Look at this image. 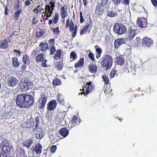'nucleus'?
Here are the masks:
<instances>
[{
	"mask_svg": "<svg viewBox=\"0 0 157 157\" xmlns=\"http://www.w3.org/2000/svg\"><path fill=\"white\" fill-rule=\"evenodd\" d=\"M15 100L17 106L20 108H28L34 103V98L28 93H26L18 94Z\"/></svg>",
	"mask_w": 157,
	"mask_h": 157,
	"instance_id": "f257e3e1",
	"label": "nucleus"
},
{
	"mask_svg": "<svg viewBox=\"0 0 157 157\" xmlns=\"http://www.w3.org/2000/svg\"><path fill=\"white\" fill-rule=\"evenodd\" d=\"M3 145L2 152L0 153V157H13L10 151L13 148L12 146L9 143V141L6 139H4L1 143Z\"/></svg>",
	"mask_w": 157,
	"mask_h": 157,
	"instance_id": "f03ea898",
	"label": "nucleus"
},
{
	"mask_svg": "<svg viewBox=\"0 0 157 157\" xmlns=\"http://www.w3.org/2000/svg\"><path fill=\"white\" fill-rule=\"evenodd\" d=\"M101 59L102 60L101 64L103 70L106 71L111 68L113 62V59L110 55H106Z\"/></svg>",
	"mask_w": 157,
	"mask_h": 157,
	"instance_id": "7ed1b4c3",
	"label": "nucleus"
},
{
	"mask_svg": "<svg viewBox=\"0 0 157 157\" xmlns=\"http://www.w3.org/2000/svg\"><path fill=\"white\" fill-rule=\"evenodd\" d=\"M113 32L118 35H121L126 33L127 29L124 25L121 23H117L113 26Z\"/></svg>",
	"mask_w": 157,
	"mask_h": 157,
	"instance_id": "20e7f679",
	"label": "nucleus"
},
{
	"mask_svg": "<svg viewBox=\"0 0 157 157\" xmlns=\"http://www.w3.org/2000/svg\"><path fill=\"white\" fill-rule=\"evenodd\" d=\"M86 86H85L82 90H80L81 93H79V95L81 94V95L84 94V96L88 94L91 91L94 89V86L93 84L91 82L87 83Z\"/></svg>",
	"mask_w": 157,
	"mask_h": 157,
	"instance_id": "39448f33",
	"label": "nucleus"
},
{
	"mask_svg": "<svg viewBox=\"0 0 157 157\" xmlns=\"http://www.w3.org/2000/svg\"><path fill=\"white\" fill-rule=\"evenodd\" d=\"M139 31L137 29V27L134 26H131L129 27L128 32V36L127 38L129 40H131L137 34H138Z\"/></svg>",
	"mask_w": 157,
	"mask_h": 157,
	"instance_id": "423d86ee",
	"label": "nucleus"
},
{
	"mask_svg": "<svg viewBox=\"0 0 157 157\" xmlns=\"http://www.w3.org/2000/svg\"><path fill=\"white\" fill-rule=\"evenodd\" d=\"M69 27H70V31L73 32L72 36L74 37L75 36L77 31L76 25L75 27L73 21L71 20L70 21V19H68L67 20L66 27L67 28Z\"/></svg>",
	"mask_w": 157,
	"mask_h": 157,
	"instance_id": "0eeeda50",
	"label": "nucleus"
},
{
	"mask_svg": "<svg viewBox=\"0 0 157 157\" xmlns=\"http://www.w3.org/2000/svg\"><path fill=\"white\" fill-rule=\"evenodd\" d=\"M47 98V96L44 93H43L41 94L38 101V105L39 108L42 109L45 107Z\"/></svg>",
	"mask_w": 157,
	"mask_h": 157,
	"instance_id": "6e6552de",
	"label": "nucleus"
},
{
	"mask_svg": "<svg viewBox=\"0 0 157 157\" xmlns=\"http://www.w3.org/2000/svg\"><path fill=\"white\" fill-rule=\"evenodd\" d=\"M36 144L35 141L34 139L33 138H30L24 141L23 143V146L27 148H29L30 147H32L33 149L34 148L35 145L36 144Z\"/></svg>",
	"mask_w": 157,
	"mask_h": 157,
	"instance_id": "1a4fd4ad",
	"label": "nucleus"
},
{
	"mask_svg": "<svg viewBox=\"0 0 157 157\" xmlns=\"http://www.w3.org/2000/svg\"><path fill=\"white\" fill-rule=\"evenodd\" d=\"M31 82L26 80H22L20 83L21 90L22 91H26L31 88Z\"/></svg>",
	"mask_w": 157,
	"mask_h": 157,
	"instance_id": "9d476101",
	"label": "nucleus"
},
{
	"mask_svg": "<svg viewBox=\"0 0 157 157\" xmlns=\"http://www.w3.org/2000/svg\"><path fill=\"white\" fill-rule=\"evenodd\" d=\"M18 81L17 79L14 77L10 78L8 80L7 86L9 87H14L18 84Z\"/></svg>",
	"mask_w": 157,
	"mask_h": 157,
	"instance_id": "9b49d317",
	"label": "nucleus"
},
{
	"mask_svg": "<svg viewBox=\"0 0 157 157\" xmlns=\"http://www.w3.org/2000/svg\"><path fill=\"white\" fill-rule=\"evenodd\" d=\"M34 134L36 138L37 139H41L43 137V132L42 128H35L34 129Z\"/></svg>",
	"mask_w": 157,
	"mask_h": 157,
	"instance_id": "f8f14e48",
	"label": "nucleus"
},
{
	"mask_svg": "<svg viewBox=\"0 0 157 157\" xmlns=\"http://www.w3.org/2000/svg\"><path fill=\"white\" fill-rule=\"evenodd\" d=\"M127 42L126 38H121L116 40L114 42V46L116 48H117L119 46Z\"/></svg>",
	"mask_w": 157,
	"mask_h": 157,
	"instance_id": "ddd939ff",
	"label": "nucleus"
},
{
	"mask_svg": "<svg viewBox=\"0 0 157 157\" xmlns=\"http://www.w3.org/2000/svg\"><path fill=\"white\" fill-rule=\"evenodd\" d=\"M142 44L144 46L150 47L153 44V41L151 39L145 37L143 39Z\"/></svg>",
	"mask_w": 157,
	"mask_h": 157,
	"instance_id": "4468645a",
	"label": "nucleus"
},
{
	"mask_svg": "<svg viewBox=\"0 0 157 157\" xmlns=\"http://www.w3.org/2000/svg\"><path fill=\"white\" fill-rule=\"evenodd\" d=\"M96 8V13H97L98 15L103 14L105 8L101 4L98 3L97 5Z\"/></svg>",
	"mask_w": 157,
	"mask_h": 157,
	"instance_id": "2eb2a0df",
	"label": "nucleus"
},
{
	"mask_svg": "<svg viewBox=\"0 0 157 157\" xmlns=\"http://www.w3.org/2000/svg\"><path fill=\"white\" fill-rule=\"evenodd\" d=\"M57 103L55 100H52L48 104L47 109L50 111L54 110L56 108Z\"/></svg>",
	"mask_w": 157,
	"mask_h": 157,
	"instance_id": "dca6fc26",
	"label": "nucleus"
},
{
	"mask_svg": "<svg viewBox=\"0 0 157 157\" xmlns=\"http://www.w3.org/2000/svg\"><path fill=\"white\" fill-rule=\"evenodd\" d=\"M8 42H7L6 39L0 41V48L6 49L9 46Z\"/></svg>",
	"mask_w": 157,
	"mask_h": 157,
	"instance_id": "f3484780",
	"label": "nucleus"
},
{
	"mask_svg": "<svg viewBox=\"0 0 157 157\" xmlns=\"http://www.w3.org/2000/svg\"><path fill=\"white\" fill-rule=\"evenodd\" d=\"M89 72L91 73H96L97 71V67L96 65L90 63L88 67Z\"/></svg>",
	"mask_w": 157,
	"mask_h": 157,
	"instance_id": "a211bd4d",
	"label": "nucleus"
},
{
	"mask_svg": "<svg viewBox=\"0 0 157 157\" xmlns=\"http://www.w3.org/2000/svg\"><path fill=\"white\" fill-rule=\"evenodd\" d=\"M60 13L61 17L63 18H64L67 16V6L66 5H64L61 8Z\"/></svg>",
	"mask_w": 157,
	"mask_h": 157,
	"instance_id": "6ab92c4d",
	"label": "nucleus"
},
{
	"mask_svg": "<svg viewBox=\"0 0 157 157\" xmlns=\"http://www.w3.org/2000/svg\"><path fill=\"white\" fill-rule=\"evenodd\" d=\"M59 133L63 137H65L69 134V130L67 129L66 128L64 127L60 130Z\"/></svg>",
	"mask_w": 157,
	"mask_h": 157,
	"instance_id": "aec40b11",
	"label": "nucleus"
},
{
	"mask_svg": "<svg viewBox=\"0 0 157 157\" xmlns=\"http://www.w3.org/2000/svg\"><path fill=\"white\" fill-rule=\"evenodd\" d=\"M116 62L118 65H122L124 63V59L122 56H117L116 57Z\"/></svg>",
	"mask_w": 157,
	"mask_h": 157,
	"instance_id": "412c9836",
	"label": "nucleus"
},
{
	"mask_svg": "<svg viewBox=\"0 0 157 157\" xmlns=\"http://www.w3.org/2000/svg\"><path fill=\"white\" fill-rule=\"evenodd\" d=\"M35 149H33L34 150H35L37 154H40L41 151L42 147L39 144H35L34 147Z\"/></svg>",
	"mask_w": 157,
	"mask_h": 157,
	"instance_id": "4be33fe9",
	"label": "nucleus"
},
{
	"mask_svg": "<svg viewBox=\"0 0 157 157\" xmlns=\"http://www.w3.org/2000/svg\"><path fill=\"white\" fill-rule=\"evenodd\" d=\"M39 47L42 51L44 52L46 49H48V44L47 43H43L42 42L40 43Z\"/></svg>",
	"mask_w": 157,
	"mask_h": 157,
	"instance_id": "5701e85b",
	"label": "nucleus"
},
{
	"mask_svg": "<svg viewBox=\"0 0 157 157\" xmlns=\"http://www.w3.org/2000/svg\"><path fill=\"white\" fill-rule=\"evenodd\" d=\"M12 63L13 66L15 68H17L19 65V63L17 58L16 57H14L12 59Z\"/></svg>",
	"mask_w": 157,
	"mask_h": 157,
	"instance_id": "b1692460",
	"label": "nucleus"
},
{
	"mask_svg": "<svg viewBox=\"0 0 157 157\" xmlns=\"http://www.w3.org/2000/svg\"><path fill=\"white\" fill-rule=\"evenodd\" d=\"M57 96L58 100V102L61 105H64V96L61 94L60 95L58 94Z\"/></svg>",
	"mask_w": 157,
	"mask_h": 157,
	"instance_id": "393cba45",
	"label": "nucleus"
},
{
	"mask_svg": "<svg viewBox=\"0 0 157 157\" xmlns=\"http://www.w3.org/2000/svg\"><path fill=\"white\" fill-rule=\"evenodd\" d=\"M44 59V55L43 53H41L37 56L36 60L37 62L43 61Z\"/></svg>",
	"mask_w": 157,
	"mask_h": 157,
	"instance_id": "a878e982",
	"label": "nucleus"
},
{
	"mask_svg": "<svg viewBox=\"0 0 157 157\" xmlns=\"http://www.w3.org/2000/svg\"><path fill=\"white\" fill-rule=\"evenodd\" d=\"M22 60L26 64L29 65V57L27 55H25L23 56Z\"/></svg>",
	"mask_w": 157,
	"mask_h": 157,
	"instance_id": "bb28decb",
	"label": "nucleus"
},
{
	"mask_svg": "<svg viewBox=\"0 0 157 157\" xmlns=\"http://www.w3.org/2000/svg\"><path fill=\"white\" fill-rule=\"evenodd\" d=\"M62 51L60 50H58L55 55V58L56 60L59 59L61 56Z\"/></svg>",
	"mask_w": 157,
	"mask_h": 157,
	"instance_id": "cd10ccee",
	"label": "nucleus"
},
{
	"mask_svg": "<svg viewBox=\"0 0 157 157\" xmlns=\"http://www.w3.org/2000/svg\"><path fill=\"white\" fill-rule=\"evenodd\" d=\"M22 11L21 9L16 11L14 14V19L16 20H17L18 19L19 17L20 16V14H21L22 12Z\"/></svg>",
	"mask_w": 157,
	"mask_h": 157,
	"instance_id": "c85d7f7f",
	"label": "nucleus"
},
{
	"mask_svg": "<svg viewBox=\"0 0 157 157\" xmlns=\"http://www.w3.org/2000/svg\"><path fill=\"white\" fill-rule=\"evenodd\" d=\"M102 78L105 83L106 85H108L109 82V80L108 76L105 75H102Z\"/></svg>",
	"mask_w": 157,
	"mask_h": 157,
	"instance_id": "c756f323",
	"label": "nucleus"
},
{
	"mask_svg": "<svg viewBox=\"0 0 157 157\" xmlns=\"http://www.w3.org/2000/svg\"><path fill=\"white\" fill-rule=\"evenodd\" d=\"M117 14L116 12H114L112 11H109L107 13V16L110 17H113L116 16Z\"/></svg>",
	"mask_w": 157,
	"mask_h": 157,
	"instance_id": "7c9ffc66",
	"label": "nucleus"
},
{
	"mask_svg": "<svg viewBox=\"0 0 157 157\" xmlns=\"http://www.w3.org/2000/svg\"><path fill=\"white\" fill-rule=\"evenodd\" d=\"M78 121V118L75 116H74L72 118L71 122L73 126H75L76 125H77V123Z\"/></svg>",
	"mask_w": 157,
	"mask_h": 157,
	"instance_id": "2f4dec72",
	"label": "nucleus"
},
{
	"mask_svg": "<svg viewBox=\"0 0 157 157\" xmlns=\"http://www.w3.org/2000/svg\"><path fill=\"white\" fill-rule=\"evenodd\" d=\"M41 117L40 116H37L35 118V128H38V127L39 126V125L40 124V118Z\"/></svg>",
	"mask_w": 157,
	"mask_h": 157,
	"instance_id": "473e14b6",
	"label": "nucleus"
},
{
	"mask_svg": "<svg viewBox=\"0 0 157 157\" xmlns=\"http://www.w3.org/2000/svg\"><path fill=\"white\" fill-rule=\"evenodd\" d=\"M56 66L58 70H61L63 68V63L61 62H57L56 63Z\"/></svg>",
	"mask_w": 157,
	"mask_h": 157,
	"instance_id": "72a5a7b5",
	"label": "nucleus"
},
{
	"mask_svg": "<svg viewBox=\"0 0 157 157\" xmlns=\"http://www.w3.org/2000/svg\"><path fill=\"white\" fill-rule=\"evenodd\" d=\"M52 84L54 85H61V82L60 80L56 78L53 80Z\"/></svg>",
	"mask_w": 157,
	"mask_h": 157,
	"instance_id": "f704fd0d",
	"label": "nucleus"
},
{
	"mask_svg": "<svg viewBox=\"0 0 157 157\" xmlns=\"http://www.w3.org/2000/svg\"><path fill=\"white\" fill-rule=\"evenodd\" d=\"M89 24L88 25L86 26L83 28L81 30L80 32V34L81 35L85 34V33L87 31L89 28Z\"/></svg>",
	"mask_w": 157,
	"mask_h": 157,
	"instance_id": "c9c22d12",
	"label": "nucleus"
},
{
	"mask_svg": "<svg viewBox=\"0 0 157 157\" xmlns=\"http://www.w3.org/2000/svg\"><path fill=\"white\" fill-rule=\"evenodd\" d=\"M38 21L39 19L38 17L33 16L32 20V21H33L32 23L34 25H35L37 24Z\"/></svg>",
	"mask_w": 157,
	"mask_h": 157,
	"instance_id": "e433bc0d",
	"label": "nucleus"
},
{
	"mask_svg": "<svg viewBox=\"0 0 157 157\" xmlns=\"http://www.w3.org/2000/svg\"><path fill=\"white\" fill-rule=\"evenodd\" d=\"M76 56L77 55L76 53L74 52H71L70 54V59L71 61H73L74 59H75V58L76 57Z\"/></svg>",
	"mask_w": 157,
	"mask_h": 157,
	"instance_id": "4c0bfd02",
	"label": "nucleus"
},
{
	"mask_svg": "<svg viewBox=\"0 0 157 157\" xmlns=\"http://www.w3.org/2000/svg\"><path fill=\"white\" fill-rule=\"evenodd\" d=\"M50 47L51 49L50 54L51 55H52L55 53L56 51L55 46L54 45H50Z\"/></svg>",
	"mask_w": 157,
	"mask_h": 157,
	"instance_id": "58836bf2",
	"label": "nucleus"
},
{
	"mask_svg": "<svg viewBox=\"0 0 157 157\" xmlns=\"http://www.w3.org/2000/svg\"><path fill=\"white\" fill-rule=\"evenodd\" d=\"M51 29L52 30L54 33L56 34H58L60 32V31L59 30V27H57L56 28H52Z\"/></svg>",
	"mask_w": 157,
	"mask_h": 157,
	"instance_id": "ea45409f",
	"label": "nucleus"
},
{
	"mask_svg": "<svg viewBox=\"0 0 157 157\" xmlns=\"http://www.w3.org/2000/svg\"><path fill=\"white\" fill-rule=\"evenodd\" d=\"M59 19V16L58 15L57 13H56L54 17V19L53 21V23L55 24H56L58 22Z\"/></svg>",
	"mask_w": 157,
	"mask_h": 157,
	"instance_id": "a19ab883",
	"label": "nucleus"
},
{
	"mask_svg": "<svg viewBox=\"0 0 157 157\" xmlns=\"http://www.w3.org/2000/svg\"><path fill=\"white\" fill-rule=\"evenodd\" d=\"M88 56L92 61L95 60L94 55L91 52V51L88 54Z\"/></svg>",
	"mask_w": 157,
	"mask_h": 157,
	"instance_id": "79ce46f5",
	"label": "nucleus"
},
{
	"mask_svg": "<svg viewBox=\"0 0 157 157\" xmlns=\"http://www.w3.org/2000/svg\"><path fill=\"white\" fill-rule=\"evenodd\" d=\"M40 6H38L36 7L34 9L33 11L36 13L38 14V13L41 11L40 9Z\"/></svg>",
	"mask_w": 157,
	"mask_h": 157,
	"instance_id": "37998d69",
	"label": "nucleus"
},
{
	"mask_svg": "<svg viewBox=\"0 0 157 157\" xmlns=\"http://www.w3.org/2000/svg\"><path fill=\"white\" fill-rule=\"evenodd\" d=\"M134 43L136 45H138L140 44L141 43V40L139 37H137L136 38Z\"/></svg>",
	"mask_w": 157,
	"mask_h": 157,
	"instance_id": "c03bdc74",
	"label": "nucleus"
},
{
	"mask_svg": "<svg viewBox=\"0 0 157 157\" xmlns=\"http://www.w3.org/2000/svg\"><path fill=\"white\" fill-rule=\"evenodd\" d=\"M137 25L141 28L143 27L142 21L139 18H138L137 20Z\"/></svg>",
	"mask_w": 157,
	"mask_h": 157,
	"instance_id": "a18cd8bd",
	"label": "nucleus"
},
{
	"mask_svg": "<svg viewBox=\"0 0 157 157\" xmlns=\"http://www.w3.org/2000/svg\"><path fill=\"white\" fill-rule=\"evenodd\" d=\"M56 146L55 145H53L50 148V150L51 152L53 153H55L56 151Z\"/></svg>",
	"mask_w": 157,
	"mask_h": 157,
	"instance_id": "49530a36",
	"label": "nucleus"
},
{
	"mask_svg": "<svg viewBox=\"0 0 157 157\" xmlns=\"http://www.w3.org/2000/svg\"><path fill=\"white\" fill-rule=\"evenodd\" d=\"M84 63V59L83 58H81L79 60V67L83 65Z\"/></svg>",
	"mask_w": 157,
	"mask_h": 157,
	"instance_id": "de8ad7c7",
	"label": "nucleus"
},
{
	"mask_svg": "<svg viewBox=\"0 0 157 157\" xmlns=\"http://www.w3.org/2000/svg\"><path fill=\"white\" fill-rule=\"evenodd\" d=\"M109 0H101V3L103 5H106L108 4Z\"/></svg>",
	"mask_w": 157,
	"mask_h": 157,
	"instance_id": "09e8293b",
	"label": "nucleus"
},
{
	"mask_svg": "<svg viewBox=\"0 0 157 157\" xmlns=\"http://www.w3.org/2000/svg\"><path fill=\"white\" fill-rule=\"evenodd\" d=\"M80 22L81 23H82L84 21V20L83 19V16L82 15V12H80Z\"/></svg>",
	"mask_w": 157,
	"mask_h": 157,
	"instance_id": "8fccbe9b",
	"label": "nucleus"
},
{
	"mask_svg": "<svg viewBox=\"0 0 157 157\" xmlns=\"http://www.w3.org/2000/svg\"><path fill=\"white\" fill-rule=\"evenodd\" d=\"M30 1L33 2V0H26L25 2V6H28L29 5L31 4Z\"/></svg>",
	"mask_w": 157,
	"mask_h": 157,
	"instance_id": "3c124183",
	"label": "nucleus"
},
{
	"mask_svg": "<svg viewBox=\"0 0 157 157\" xmlns=\"http://www.w3.org/2000/svg\"><path fill=\"white\" fill-rule=\"evenodd\" d=\"M54 42L55 39L53 38L50 39L48 41L49 44H51V45H53L54 44Z\"/></svg>",
	"mask_w": 157,
	"mask_h": 157,
	"instance_id": "603ef678",
	"label": "nucleus"
},
{
	"mask_svg": "<svg viewBox=\"0 0 157 157\" xmlns=\"http://www.w3.org/2000/svg\"><path fill=\"white\" fill-rule=\"evenodd\" d=\"M121 0H112V1L116 4V5H117L121 2Z\"/></svg>",
	"mask_w": 157,
	"mask_h": 157,
	"instance_id": "864d4df0",
	"label": "nucleus"
},
{
	"mask_svg": "<svg viewBox=\"0 0 157 157\" xmlns=\"http://www.w3.org/2000/svg\"><path fill=\"white\" fill-rule=\"evenodd\" d=\"M110 76L112 78H113L115 76V71H113V70H112L111 73H110Z\"/></svg>",
	"mask_w": 157,
	"mask_h": 157,
	"instance_id": "5fc2aeb1",
	"label": "nucleus"
},
{
	"mask_svg": "<svg viewBox=\"0 0 157 157\" xmlns=\"http://www.w3.org/2000/svg\"><path fill=\"white\" fill-rule=\"evenodd\" d=\"M151 2L154 6H157V0H151Z\"/></svg>",
	"mask_w": 157,
	"mask_h": 157,
	"instance_id": "6e6d98bb",
	"label": "nucleus"
},
{
	"mask_svg": "<svg viewBox=\"0 0 157 157\" xmlns=\"http://www.w3.org/2000/svg\"><path fill=\"white\" fill-rule=\"evenodd\" d=\"M96 51L98 54H101L102 53V50L100 48H98L96 49Z\"/></svg>",
	"mask_w": 157,
	"mask_h": 157,
	"instance_id": "4d7b16f0",
	"label": "nucleus"
},
{
	"mask_svg": "<svg viewBox=\"0 0 157 157\" xmlns=\"http://www.w3.org/2000/svg\"><path fill=\"white\" fill-rule=\"evenodd\" d=\"M74 74L73 75L72 78H74L76 75H77L78 74V70H76L74 71Z\"/></svg>",
	"mask_w": 157,
	"mask_h": 157,
	"instance_id": "13d9d810",
	"label": "nucleus"
},
{
	"mask_svg": "<svg viewBox=\"0 0 157 157\" xmlns=\"http://www.w3.org/2000/svg\"><path fill=\"white\" fill-rule=\"evenodd\" d=\"M19 2H18L17 4H15L14 6V9L15 10H17L18 9L19 7Z\"/></svg>",
	"mask_w": 157,
	"mask_h": 157,
	"instance_id": "bf43d9fd",
	"label": "nucleus"
},
{
	"mask_svg": "<svg viewBox=\"0 0 157 157\" xmlns=\"http://www.w3.org/2000/svg\"><path fill=\"white\" fill-rule=\"evenodd\" d=\"M50 5L51 6V7L52 9H53L54 10V7L55 6V3L54 2H50Z\"/></svg>",
	"mask_w": 157,
	"mask_h": 157,
	"instance_id": "052dcab7",
	"label": "nucleus"
},
{
	"mask_svg": "<svg viewBox=\"0 0 157 157\" xmlns=\"http://www.w3.org/2000/svg\"><path fill=\"white\" fill-rule=\"evenodd\" d=\"M8 9L7 7V6L6 5L5 9V15H7L8 14Z\"/></svg>",
	"mask_w": 157,
	"mask_h": 157,
	"instance_id": "680f3d73",
	"label": "nucleus"
},
{
	"mask_svg": "<svg viewBox=\"0 0 157 157\" xmlns=\"http://www.w3.org/2000/svg\"><path fill=\"white\" fill-rule=\"evenodd\" d=\"M64 118L65 117L64 116L63 117H61V119L59 118V119L58 120V121H59L60 122H62L64 121H66L64 120Z\"/></svg>",
	"mask_w": 157,
	"mask_h": 157,
	"instance_id": "e2e57ef3",
	"label": "nucleus"
},
{
	"mask_svg": "<svg viewBox=\"0 0 157 157\" xmlns=\"http://www.w3.org/2000/svg\"><path fill=\"white\" fill-rule=\"evenodd\" d=\"M26 66L25 65H22L21 67V69L22 71H24L25 70Z\"/></svg>",
	"mask_w": 157,
	"mask_h": 157,
	"instance_id": "0e129e2a",
	"label": "nucleus"
},
{
	"mask_svg": "<svg viewBox=\"0 0 157 157\" xmlns=\"http://www.w3.org/2000/svg\"><path fill=\"white\" fill-rule=\"evenodd\" d=\"M129 0H124L123 1L124 4L125 5H128L129 3Z\"/></svg>",
	"mask_w": 157,
	"mask_h": 157,
	"instance_id": "69168bd1",
	"label": "nucleus"
},
{
	"mask_svg": "<svg viewBox=\"0 0 157 157\" xmlns=\"http://www.w3.org/2000/svg\"><path fill=\"white\" fill-rule=\"evenodd\" d=\"M46 7L45 8V10H49V9H50L51 8L50 7L49 5H46Z\"/></svg>",
	"mask_w": 157,
	"mask_h": 157,
	"instance_id": "338daca9",
	"label": "nucleus"
},
{
	"mask_svg": "<svg viewBox=\"0 0 157 157\" xmlns=\"http://www.w3.org/2000/svg\"><path fill=\"white\" fill-rule=\"evenodd\" d=\"M54 9H52L51 10H50V9H49V10H48L49 12V14H52V13L53 12V11Z\"/></svg>",
	"mask_w": 157,
	"mask_h": 157,
	"instance_id": "774afa93",
	"label": "nucleus"
}]
</instances>
